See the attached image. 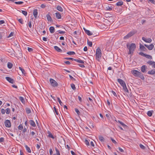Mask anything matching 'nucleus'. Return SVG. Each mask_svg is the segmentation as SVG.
<instances>
[{
  "label": "nucleus",
  "mask_w": 155,
  "mask_h": 155,
  "mask_svg": "<svg viewBox=\"0 0 155 155\" xmlns=\"http://www.w3.org/2000/svg\"><path fill=\"white\" fill-rule=\"evenodd\" d=\"M28 26H29V27H30V28H31V26H32V25H31V21H29L28 23Z\"/></svg>",
  "instance_id": "nucleus-53"
},
{
  "label": "nucleus",
  "mask_w": 155,
  "mask_h": 155,
  "mask_svg": "<svg viewBox=\"0 0 155 155\" xmlns=\"http://www.w3.org/2000/svg\"><path fill=\"white\" fill-rule=\"evenodd\" d=\"M75 112L77 113V114L78 115H79V114H80V112H79L77 108H75Z\"/></svg>",
  "instance_id": "nucleus-47"
},
{
  "label": "nucleus",
  "mask_w": 155,
  "mask_h": 155,
  "mask_svg": "<svg viewBox=\"0 0 155 155\" xmlns=\"http://www.w3.org/2000/svg\"><path fill=\"white\" fill-rule=\"evenodd\" d=\"M137 32L136 30H133L130 31L129 33H128L127 35L125 36L124 37V39H126L130 37H131L134 34Z\"/></svg>",
  "instance_id": "nucleus-2"
},
{
  "label": "nucleus",
  "mask_w": 155,
  "mask_h": 155,
  "mask_svg": "<svg viewBox=\"0 0 155 155\" xmlns=\"http://www.w3.org/2000/svg\"><path fill=\"white\" fill-rule=\"evenodd\" d=\"M8 52L9 53H11V55H13L14 54V51L13 49H8Z\"/></svg>",
  "instance_id": "nucleus-29"
},
{
  "label": "nucleus",
  "mask_w": 155,
  "mask_h": 155,
  "mask_svg": "<svg viewBox=\"0 0 155 155\" xmlns=\"http://www.w3.org/2000/svg\"><path fill=\"white\" fill-rule=\"evenodd\" d=\"M153 112V110L151 111H148L147 113V115L149 117L151 116L152 115V113Z\"/></svg>",
  "instance_id": "nucleus-31"
},
{
  "label": "nucleus",
  "mask_w": 155,
  "mask_h": 155,
  "mask_svg": "<svg viewBox=\"0 0 155 155\" xmlns=\"http://www.w3.org/2000/svg\"><path fill=\"white\" fill-rule=\"evenodd\" d=\"M123 87V89L124 90L125 92H127L128 93H129L128 90V89H127L126 85L125 84L124 86H122Z\"/></svg>",
  "instance_id": "nucleus-24"
},
{
  "label": "nucleus",
  "mask_w": 155,
  "mask_h": 155,
  "mask_svg": "<svg viewBox=\"0 0 155 155\" xmlns=\"http://www.w3.org/2000/svg\"><path fill=\"white\" fill-rule=\"evenodd\" d=\"M69 76L70 78H71V79H72L74 81H76L75 79L73 78L71 75H69Z\"/></svg>",
  "instance_id": "nucleus-57"
},
{
  "label": "nucleus",
  "mask_w": 155,
  "mask_h": 155,
  "mask_svg": "<svg viewBox=\"0 0 155 155\" xmlns=\"http://www.w3.org/2000/svg\"><path fill=\"white\" fill-rule=\"evenodd\" d=\"M142 39L145 42L147 43H150L151 42L152 40L150 38H148V39H146L145 38L143 37Z\"/></svg>",
  "instance_id": "nucleus-9"
},
{
  "label": "nucleus",
  "mask_w": 155,
  "mask_h": 155,
  "mask_svg": "<svg viewBox=\"0 0 155 155\" xmlns=\"http://www.w3.org/2000/svg\"><path fill=\"white\" fill-rule=\"evenodd\" d=\"M57 99H58V101L59 102L61 106H62V103L61 101V100L60 99V98L59 97H58Z\"/></svg>",
  "instance_id": "nucleus-48"
},
{
  "label": "nucleus",
  "mask_w": 155,
  "mask_h": 155,
  "mask_svg": "<svg viewBox=\"0 0 155 155\" xmlns=\"http://www.w3.org/2000/svg\"><path fill=\"white\" fill-rule=\"evenodd\" d=\"M19 68L21 71L22 73L23 74H24V75H25V71L21 67H19Z\"/></svg>",
  "instance_id": "nucleus-34"
},
{
  "label": "nucleus",
  "mask_w": 155,
  "mask_h": 155,
  "mask_svg": "<svg viewBox=\"0 0 155 155\" xmlns=\"http://www.w3.org/2000/svg\"><path fill=\"white\" fill-rule=\"evenodd\" d=\"M30 124L31 126L33 127H35L36 126L35 124L34 121L32 120H30L29 121Z\"/></svg>",
  "instance_id": "nucleus-22"
},
{
  "label": "nucleus",
  "mask_w": 155,
  "mask_h": 155,
  "mask_svg": "<svg viewBox=\"0 0 155 155\" xmlns=\"http://www.w3.org/2000/svg\"><path fill=\"white\" fill-rule=\"evenodd\" d=\"M144 46L147 47L149 50H152L154 47V45L152 44H151L150 45H148L146 44H145Z\"/></svg>",
  "instance_id": "nucleus-10"
},
{
  "label": "nucleus",
  "mask_w": 155,
  "mask_h": 155,
  "mask_svg": "<svg viewBox=\"0 0 155 155\" xmlns=\"http://www.w3.org/2000/svg\"><path fill=\"white\" fill-rule=\"evenodd\" d=\"M87 44L90 47H91L92 46V43L91 41H90L88 40L87 41Z\"/></svg>",
  "instance_id": "nucleus-36"
},
{
  "label": "nucleus",
  "mask_w": 155,
  "mask_h": 155,
  "mask_svg": "<svg viewBox=\"0 0 155 155\" xmlns=\"http://www.w3.org/2000/svg\"><path fill=\"white\" fill-rule=\"evenodd\" d=\"M14 35V33L12 32H11L10 34L8 35V38H9L10 37H11L12 36H13Z\"/></svg>",
  "instance_id": "nucleus-50"
},
{
  "label": "nucleus",
  "mask_w": 155,
  "mask_h": 155,
  "mask_svg": "<svg viewBox=\"0 0 155 155\" xmlns=\"http://www.w3.org/2000/svg\"><path fill=\"white\" fill-rule=\"evenodd\" d=\"M1 113L3 114H4L5 113V110L4 109H2L1 110Z\"/></svg>",
  "instance_id": "nucleus-59"
},
{
  "label": "nucleus",
  "mask_w": 155,
  "mask_h": 155,
  "mask_svg": "<svg viewBox=\"0 0 155 155\" xmlns=\"http://www.w3.org/2000/svg\"><path fill=\"white\" fill-rule=\"evenodd\" d=\"M131 73L134 76L137 77L140 72L137 70H133L131 71Z\"/></svg>",
  "instance_id": "nucleus-5"
},
{
  "label": "nucleus",
  "mask_w": 155,
  "mask_h": 155,
  "mask_svg": "<svg viewBox=\"0 0 155 155\" xmlns=\"http://www.w3.org/2000/svg\"><path fill=\"white\" fill-rule=\"evenodd\" d=\"M119 150L121 152H124V150L120 147H119Z\"/></svg>",
  "instance_id": "nucleus-61"
},
{
  "label": "nucleus",
  "mask_w": 155,
  "mask_h": 155,
  "mask_svg": "<svg viewBox=\"0 0 155 155\" xmlns=\"http://www.w3.org/2000/svg\"><path fill=\"white\" fill-rule=\"evenodd\" d=\"M118 122L120 123L124 128H127L128 127L123 123L120 120H118Z\"/></svg>",
  "instance_id": "nucleus-19"
},
{
  "label": "nucleus",
  "mask_w": 155,
  "mask_h": 155,
  "mask_svg": "<svg viewBox=\"0 0 155 155\" xmlns=\"http://www.w3.org/2000/svg\"><path fill=\"white\" fill-rule=\"evenodd\" d=\"M148 74H150L153 75L155 74V70L153 69L150 71H149L148 72Z\"/></svg>",
  "instance_id": "nucleus-21"
},
{
  "label": "nucleus",
  "mask_w": 155,
  "mask_h": 155,
  "mask_svg": "<svg viewBox=\"0 0 155 155\" xmlns=\"http://www.w3.org/2000/svg\"><path fill=\"white\" fill-rule=\"evenodd\" d=\"M127 46L128 49H129V51L128 54H130L133 53L134 51L136 48V46L134 43H132L129 45L128 44L127 45Z\"/></svg>",
  "instance_id": "nucleus-1"
},
{
  "label": "nucleus",
  "mask_w": 155,
  "mask_h": 155,
  "mask_svg": "<svg viewBox=\"0 0 155 155\" xmlns=\"http://www.w3.org/2000/svg\"><path fill=\"white\" fill-rule=\"evenodd\" d=\"M58 33L60 34H64L65 33V32L64 31H60V30H59L58 31Z\"/></svg>",
  "instance_id": "nucleus-55"
},
{
  "label": "nucleus",
  "mask_w": 155,
  "mask_h": 155,
  "mask_svg": "<svg viewBox=\"0 0 155 155\" xmlns=\"http://www.w3.org/2000/svg\"><path fill=\"white\" fill-rule=\"evenodd\" d=\"M140 48L141 50L145 51L147 50V49L145 48L144 46L142 45L141 44H140Z\"/></svg>",
  "instance_id": "nucleus-15"
},
{
  "label": "nucleus",
  "mask_w": 155,
  "mask_h": 155,
  "mask_svg": "<svg viewBox=\"0 0 155 155\" xmlns=\"http://www.w3.org/2000/svg\"><path fill=\"white\" fill-rule=\"evenodd\" d=\"M48 134H49L48 135V137H49L51 138L52 139H54V137L53 136V135L52 134L50 133V132H49L48 133Z\"/></svg>",
  "instance_id": "nucleus-39"
},
{
  "label": "nucleus",
  "mask_w": 155,
  "mask_h": 155,
  "mask_svg": "<svg viewBox=\"0 0 155 155\" xmlns=\"http://www.w3.org/2000/svg\"><path fill=\"white\" fill-rule=\"evenodd\" d=\"M137 77L140 78L142 80H144V77L143 74L140 72L139 73Z\"/></svg>",
  "instance_id": "nucleus-18"
},
{
  "label": "nucleus",
  "mask_w": 155,
  "mask_h": 155,
  "mask_svg": "<svg viewBox=\"0 0 155 155\" xmlns=\"http://www.w3.org/2000/svg\"><path fill=\"white\" fill-rule=\"evenodd\" d=\"M28 50L29 52H31L33 51V49L30 48L28 47Z\"/></svg>",
  "instance_id": "nucleus-60"
},
{
  "label": "nucleus",
  "mask_w": 155,
  "mask_h": 155,
  "mask_svg": "<svg viewBox=\"0 0 155 155\" xmlns=\"http://www.w3.org/2000/svg\"><path fill=\"white\" fill-rule=\"evenodd\" d=\"M78 65L80 67L82 68H84L85 67V66L83 64H79Z\"/></svg>",
  "instance_id": "nucleus-64"
},
{
  "label": "nucleus",
  "mask_w": 155,
  "mask_h": 155,
  "mask_svg": "<svg viewBox=\"0 0 155 155\" xmlns=\"http://www.w3.org/2000/svg\"><path fill=\"white\" fill-rule=\"evenodd\" d=\"M67 54L69 55H74L75 54V53L74 51H69L67 53Z\"/></svg>",
  "instance_id": "nucleus-40"
},
{
  "label": "nucleus",
  "mask_w": 155,
  "mask_h": 155,
  "mask_svg": "<svg viewBox=\"0 0 155 155\" xmlns=\"http://www.w3.org/2000/svg\"><path fill=\"white\" fill-rule=\"evenodd\" d=\"M5 125L7 127H11V122L9 120H6L4 122Z\"/></svg>",
  "instance_id": "nucleus-6"
},
{
  "label": "nucleus",
  "mask_w": 155,
  "mask_h": 155,
  "mask_svg": "<svg viewBox=\"0 0 155 155\" xmlns=\"http://www.w3.org/2000/svg\"><path fill=\"white\" fill-rule=\"evenodd\" d=\"M33 14L35 18H36L38 15V10L37 9H35L33 12Z\"/></svg>",
  "instance_id": "nucleus-14"
},
{
  "label": "nucleus",
  "mask_w": 155,
  "mask_h": 155,
  "mask_svg": "<svg viewBox=\"0 0 155 155\" xmlns=\"http://www.w3.org/2000/svg\"><path fill=\"white\" fill-rule=\"evenodd\" d=\"M139 54L143 56H144V57L145 56V54H144L143 52H141L139 53Z\"/></svg>",
  "instance_id": "nucleus-63"
},
{
  "label": "nucleus",
  "mask_w": 155,
  "mask_h": 155,
  "mask_svg": "<svg viewBox=\"0 0 155 155\" xmlns=\"http://www.w3.org/2000/svg\"><path fill=\"white\" fill-rule=\"evenodd\" d=\"M56 17L58 19H61V14L58 12H57L55 13Z\"/></svg>",
  "instance_id": "nucleus-13"
},
{
  "label": "nucleus",
  "mask_w": 155,
  "mask_h": 155,
  "mask_svg": "<svg viewBox=\"0 0 155 155\" xmlns=\"http://www.w3.org/2000/svg\"><path fill=\"white\" fill-rule=\"evenodd\" d=\"M111 140H112V142L116 144L117 143V142L115 141V140H114V139H113L112 138H111Z\"/></svg>",
  "instance_id": "nucleus-62"
},
{
  "label": "nucleus",
  "mask_w": 155,
  "mask_h": 155,
  "mask_svg": "<svg viewBox=\"0 0 155 155\" xmlns=\"http://www.w3.org/2000/svg\"><path fill=\"white\" fill-rule=\"evenodd\" d=\"M147 63L149 65H152L153 67L155 68V62L149 61L147 62Z\"/></svg>",
  "instance_id": "nucleus-12"
},
{
  "label": "nucleus",
  "mask_w": 155,
  "mask_h": 155,
  "mask_svg": "<svg viewBox=\"0 0 155 155\" xmlns=\"http://www.w3.org/2000/svg\"><path fill=\"white\" fill-rule=\"evenodd\" d=\"M25 147L26 149V150H27L28 152L29 153H31V150L30 148L29 147H28L27 145H25Z\"/></svg>",
  "instance_id": "nucleus-30"
},
{
  "label": "nucleus",
  "mask_w": 155,
  "mask_h": 155,
  "mask_svg": "<svg viewBox=\"0 0 155 155\" xmlns=\"http://www.w3.org/2000/svg\"><path fill=\"white\" fill-rule=\"evenodd\" d=\"M5 112L7 114H9L10 112V109L8 108H7L5 110Z\"/></svg>",
  "instance_id": "nucleus-43"
},
{
  "label": "nucleus",
  "mask_w": 155,
  "mask_h": 155,
  "mask_svg": "<svg viewBox=\"0 0 155 155\" xmlns=\"http://www.w3.org/2000/svg\"><path fill=\"white\" fill-rule=\"evenodd\" d=\"M12 65H13L12 63H11L10 62H8V63L7 66H8V67L9 68V69L11 68L12 67Z\"/></svg>",
  "instance_id": "nucleus-33"
},
{
  "label": "nucleus",
  "mask_w": 155,
  "mask_h": 155,
  "mask_svg": "<svg viewBox=\"0 0 155 155\" xmlns=\"http://www.w3.org/2000/svg\"><path fill=\"white\" fill-rule=\"evenodd\" d=\"M123 4V2L122 1L118 2L116 3V5L117 6H121Z\"/></svg>",
  "instance_id": "nucleus-28"
},
{
  "label": "nucleus",
  "mask_w": 155,
  "mask_h": 155,
  "mask_svg": "<svg viewBox=\"0 0 155 155\" xmlns=\"http://www.w3.org/2000/svg\"><path fill=\"white\" fill-rule=\"evenodd\" d=\"M65 59L67 60H71L72 61H74V59L72 58H65Z\"/></svg>",
  "instance_id": "nucleus-51"
},
{
  "label": "nucleus",
  "mask_w": 155,
  "mask_h": 155,
  "mask_svg": "<svg viewBox=\"0 0 155 155\" xmlns=\"http://www.w3.org/2000/svg\"><path fill=\"white\" fill-rule=\"evenodd\" d=\"M49 30L51 33H53L54 32V28L53 27L51 26L49 28Z\"/></svg>",
  "instance_id": "nucleus-23"
},
{
  "label": "nucleus",
  "mask_w": 155,
  "mask_h": 155,
  "mask_svg": "<svg viewBox=\"0 0 155 155\" xmlns=\"http://www.w3.org/2000/svg\"><path fill=\"white\" fill-rule=\"evenodd\" d=\"M117 81L122 86L126 84L125 82L120 79H118Z\"/></svg>",
  "instance_id": "nucleus-8"
},
{
  "label": "nucleus",
  "mask_w": 155,
  "mask_h": 155,
  "mask_svg": "<svg viewBox=\"0 0 155 155\" xmlns=\"http://www.w3.org/2000/svg\"><path fill=\"white\" fill-rule=\"evenodd\" d=\"M106 10L107 11H111L112 10V7H110L109 6L107 7H106Z\"/></svg>",
  "instance_id": "nucleus-38"
},
{
  "label": "nucleus",
  "mask_w": 155,
  "mask_h": 155,
  "mask_svg": "<svg viewBox=\"0 0 155 155\" xmlns=\"http://www.w3.org/2000/svg\"><path fill=\"white\" fill-rule=\"evenodd\" d=\"M50 83L52 86L53 87L58 86V84L57 82L52 79H50Z\"/></svg>",
  "instance_id": "nucleus-4"
},
{
  "label": "nucleus",
  "mask_w": 155,
  "mask_h": 155,
  "mask_svg": "<svg viewBox=\"0 0 155 155\" xmlns=\"http://www.w3.org/2000/svg\"><path fill=\"white\" fill-rule=\"evenodd\" d=\"M71 87L74 90H75L76 89V87L74 84H71Z\"/></svg>",
  "instance_id": "nucleus-41"
},
{
  "label": "nucleus",
  "mask_w": 155,
  "mask_h": 155,
  "mask_svg": "<svg viewBox=\"0 0 155 155\" xmlns=\"http://www.w3.org/2000/svg\"><path fill=\"white\" fill-rule=\"evenodd\" d=\"M111 92L113 94L115 97L117 96V95L116 93L113 91H112Z\"/></svg>",
  "instance_id": "nucleus-54"
},
{
  "label": "nucleus",
  "mask_w": 155,
  "mask_h": 155,
  "mask_svg": "<svg viewBox=\"0 0 155 155\" xmlns=\"http://www.w3.org/2000/svg\"><path fill=\"white\" fill-rule=\"evenodd\" d=\"M55 149L56 152V154L57 155H60V152L57 149V148H55Z\"/></svg>",
  "instance_id": "nucleus-44"
},
{
  "label": "nucleus",
  "mask_w": 155,
  "mask_h": 155,
  "mask_svg": "<svg viewBox=\"0 0 155 155\" xmlns=\"http://www.w3.org/2000/svg\"><path fill=\"white\" fill-rule=\"evenodd\" d=\"M149 1L155 5V1L154 0H149Z\"/></svg>",
  "instance_id": "nucleus-58"
},
{
  "label": "nucleus",
  "mask_w": 155,
  "mask_h": 155,
  "mask_svg": "<svg viewBox=\"0 0 155 155\" xmlns=\"http://www.w3.org/2000/svg\"><path fill=\"white\" fill-rule=\"evenodd\" d=\"M144 57L148 59H152V57L151 56L147 54H145Z\"/></svg>",
  "instance_id": "nucleus-37"
},
{
  "label": "nucleus",
  "mask_w": 155,
  "mask_h": 155,
  "mask_svg": "<svg viewBox=\"0 0 155 155\" xmlns=\"http://www.w3.org/2000/svg\"><path fill=\"white\" fill-rule=\"evenodd\" d=\"M19 99L22 102V103L24 104L25 103V101L24 98L22 97H19Z\"/></svg>",
  "instance_id": "nucleus-32"
},
{
  "label": "nucleus",
  "mask_w": 155,
  "mask_h": 155,
  "mask_svg": "<svg viewBox=\"0 0 155 155\" xmlns=\"http://www.w3.org/2000/svg\"><path fill=\"white\" fill-rule=\"evenodd\" d=\"M85 144L87 145V146H88V145H89V142H88V141L87 140H85Z\"/></svg>",
  "instance_id": "nucleus-52"
},
{
  "label": "nucleus",
  "mask_w": 155,
  "mask_h": 155,
  "mask_svg": "<svg viewBox=\"0 0 155 155\" xmlns=\"http://www.w3.org/2000/svg\"><path fill=\"white\" fill-rule=\"evenodd\" d=\"M84 31H85V33L88 35H92V33H91V31L88 30H87L85 29L84 28Z\"/></svg>",
  "instance_id": "nucleus-20"
},
{
  "label": "nucleus",
  "mask_w": 155,
  "mask_h": 155,
  "mask_svg": "<svg viewBox=\"0 0 155 155\" xmlns=\"http://www.w3.org/2000/svg\"><path fill=\"white\" fill-rule=\"evenodd\" d=\"M18 21L21 24H23V20L22 18L19 19L18 20Z\"/></svg>",
  "instance_id": "nucleus-56"
},
{
  "label": "nucleus",
  "mask_w": 155,
  "mask_h": 155,
  "mask_svg": "<svg viewBox=\"0 0 155 155\" xmlns=\"http://www.w3.org/2000/svg\"><path fill=\"white\" fill-rule=\"evenodd\" d=\"M99 140L101 141V142H104V138L101 136H99Z\"/></svg>",
  "instance_id": "nucleus-26"
},
{
  "label": "nucleus",
  "mask_w": 155,
  "mask_h": 155,
  "mask_svg": "<svg viewBox=\"0 0 155 155\" xmlns=\"http://www.w3.org/2000/svg\"><path fill=\"white\" fill-rule=\"evenodd\" d=\"M5 78H6V80L8 81L9 82H10L12 84H13V83H14V80L13 79H12L9 77H6Z\"/></svg>",
  "instance_id": "nucleus-7"
},
{
  "label": "nucleus",
  "mask_w": 155,
  "mask_h": 155,
  "mask_svg": "<svg viewBox=\"0 0 155 155\" xmlns=\"http://www.w3.org/2000/svg\"><path fill=\"white\" fill-rule=\"evenodd\" d=\"M96 58L99 60L101 56V49L98 48L96 50Z\"/></svg>",
  "instance_id": "nucleus-3"
},
{
  "label": "nucleus",
  "mask_w": 155,
  "mask_h": 155,
  "mask_svg": "<svg viewBox=\"0 0 155 155\" xmlns=\"http://www.w3.org/2000/svg\"><path fill=\"white\" fill-rule=\"evenodd\" d=\"M54 48L55 50L58 52H61L62 51V50L57 46H54Z\"/></svg>",
  "instance_id": "nucleus-17"
},
{
  "label": "nucleus",
  "mask_w": 155,
  "mask_h": 155,
  "mask_svg": "<svg viewBox=\"0 0 155 155\" xmlns=\"http://www.w3.org/2000/svg\"><path fill=\"white\" fill-rule=\"evenodd\" d=\"M57 9L59 11L62 12L63 11V9L60 6L58 5L57 7Z\"/></svg>",
  "instance_id": "nucleus-27"
},
{
  "label": "nucleus",
  "mask_w": 155,
  "mask_h": 155,
  "mask_svg": "<svg viewBox=\"0 0 155 155\" xmlns=\"http://www.w3.org/2000/svg\"><path fill=\"white\" fill-rule=\"evenodd\" d=\"M23 126L22 125H19L18 127V129L19 130H21L23 129Z\"/></svg>",
  "instance_id": "nucleus-49"
},
{
  "label": "nucleus",
  "mask_w": 155,
  "mask_h": 155,
  "mask_svg": "<svg viewBox=\"0 0 155 155\" xmlns=\"http://www.w3.org/2000/svg\"><path fill=\"white\" fill-rule=\"evenodd\" d=\"M147 68V67L146 65H143L141 67V71L143 73H145L146 72V69Z\"/></svg>",
  "instance_id": "nucleus-11"
},
{
  "label": "nucleus",
  "mask_w": 155,
  "mask_h": 155,
  "mask_svg": "<svg viewBox=\"0 0 155 155\" xmlns=\"http://www.w3.org/2000/svg\"><path fill=\"white\" fill-rule=\"evenodd\" d=\"M15 3L16 4H21L23 3V2H15Z\"/></svg>",
  "instance_id": "nucleus-45"
},
{
  "label": "nucleus",
  "mask_w": 155,
  "mask_h": 155,
  "mask_svg": "<svg viewBox=\"0 0 155 155\" xmlns=\"http://www.w3.org/2000/svg\"><path fill=\"white\" fill-rule=\"evenodd\" d=\"M25 110L27 114H29L31 112V110L29 108H26L25 109Z\"/></svg>",
  "instance_id": "nucleus-35"
},
{
  "label": "nucleus",
  "mask_w": 155,
  "mask_h": 155,
  "mask_svg": "<svg viewBox=\"0 0 155 155\" xmlns=\"http://www.w3.org/2000/svg\"><path fill=\"white\" fill-rule=\"evenodd\" d=\"M22 13L25 16H26L27 15V12L25 11L22 10Z\"/></svg>",
  "instance_id": "nucleus-42"
},
{
  "label": "nucleus",
  "mask_w": 155,
  "mask_h": 155,
  "mask_svg": "<svg viewBox=\"0 0 155 155\" xmlns=\"http://www.w3.org/2000/svg\"><path fill=\"white\" fill-rule=\"evenodd\" d=\"M48 20V21L51 22L52 21V19L51 17L49 14H48L46 16Z\"/></svg>",
  "instance_id": "nucleus-16"
},
{
  "label": "nucleus",
  "mask_w": 155,
  "mask_h": 155,
  "mask_svg": "<svg viewBox=\"0 0 155 155\" xmlns=\"http://www.w3.org/2000/svg\"><path fill=\"white\" fill-rule=\"evenodd\" d=\"M140 147L141 149L143 150L145 149V147L143 145H142V144H140Z\"/></svg>",
  "instance_id": "nucleus-46"
},
{
  "label": "nucleus",
  "mask_w": 155,
  "mask_h": 155,
  "mask_svg": "<svg viewBox=\"0 0 155 155\" xmlns=\"http://www.w3.org/2000/svg\"><path fill=\"white\" fill-rule=\"evenodd\" d=\"M74 61L78 63H80L82 64H84V61L81 59L79 60L74 59Z\"/></svg>",
  "instance_id": "nucleus-25"
}]
</instances>
